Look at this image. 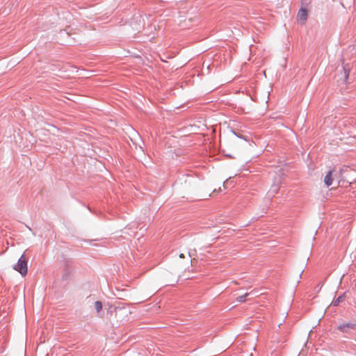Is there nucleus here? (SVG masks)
I'll list each match as a JSON object with an SVG mask.
<instances>
[{
	"label": "nucleus",
	"mask_w": 356,
	"mask_h": 356,
	"mask_svg": "<svg viewBox=\"0 0 356 356\" xmlns=\"http://www.w3.org/2000/svg\"><path fill=\"white\" fill-rule=\"evenodd\" d=\"M307 19V10L305 8H301L298 13V19L304 24Z\"/></svg>",
	"instance_id": "nucleus-4"
},
{
	"label": "nucleus",
	"mask_w": 356,
	"mask_h": 356,
	"mask_svg": "<svg viewBox=\"0 0 356 356\" xmlns=\"http://www.w3.org/2000/svg\"><path fill=\"white\" fill-rule=\"evenodd\" d=\"M335 177V171L330 170L324 177V184L326 186H330L332 185Z\"/></svg>",
	"instance_id": "nucleus-2"
},
{
	"label": "nucleus",
	"mask_w": 356,
	"mask_h": 356,
	"mask_svg": "<svg viewBox=\"0 0 356 356\" xmlns=\"http://www.w3.org/2000/svg\"><path fill=\"white\" fill-rule=\"evenodd\" d=\"M14 269L18 271L22 276L27 273V259L24 254L19 259L17 264L15 266Z\"/></svg>",
	"instance_id": "nucleus-1"
},
{
	"label": "nucleus",
	"mask_w": 356,
	"mask_h": 356,
	"mask_svg": "<svg viewBox=\"0 0 356 356\" xmlns=\"http://www.w3.org/2000/svg\"><path fill=\"white\" fill-rule=\"evenodd\" d=\"M356 328V324L347 323L341 324L338 329L342 332H348L350 330H355Z\"/></svg>",
	"instance_id": "nucleus-3"
},
{
	"label": "nucleus",
	"mask_w": 356,
	"mask_h": 356,
	"mask_svg": "<svg viewBox=\"0 0 356 356\" xmlns=\"http://www.w3.org/2000/svg\"><path fill=\"white\" fill-rule=\"evenodd\" d=\"M136 30L140 31V29H138V28H136Z\"/></svg>",
	"instance_id": "nucleus-12"
},
{
	"label": "nucleus",
	"mask_w": 356,
	"mask_h": 356,
	"mask_svg": "<svg viewBox=\"0 0 356 356\" xmlns=\"http://www.w3.org/2000/svg\"><path fill=\"white\" fill-rule=\"evenodd\" d=\"M136 30L140 31V29H138V28H136Z\"/></svg>",
	"instance_id": "nucleus-10"
},
{
	"label": "nucleus",
	"mask_w": 356,
	"mask_h": 356,
	"mask_svg": "<svg viewBox=\"0 0 356 356\" xmlns=\"http://www.w3.org/2000/svg\"><path fill=\"white\" fill-rule=\"evenodd\" d=\"M95 308L97 312H99L102 309V304L100 301H96L95 302Z\"/></svg>",
	"instance_id": "nucleus-5"
},
{
	"label": "nucleus",
	"mask_w": 356,
	"mask_h": 356,
	"mask_svg": "<svg viewBox=\"0 0 356 356\" xmlns=\"http://www.w3.org/2000/svg\"><path fill=\"white\" fill-rule=\"evenodd\" d=\"M248 293H245L244 295H242V296H238V297L236 298L237 301H238V302H244V301L245 300V298L248 296Z\"/></svg>",
	"instance_id": "nucleus-6"
},
{
	"label": "nucleus",
	"mask_w": 356,
	"mask_h": 356,
	"mask_svg": "<svg viewBox=\"0 0 356 356\" xmlns=\"http://www.w3.org/2000/svg\"><path fill=\"white\" fill-rule=\"evenodd\" d=\"M342 300V298L341 297H339L334 302V305H337L339 304V302H340Z\"/></svg>",
	"instance_id": "nucleus-7"
},
{
	"label": "nucleus",
	"mask_w": 356,
	"mask_h": 356,
	"mask_svg": "<svg viewBox=\"0 0 356 356\" xmlns=\"http://www.w3.org/2000/svg\"><path fill=\"white\" fill-rule=\"evenodd\" d=\"M179 257H180V258H184V254H182V253H181V254H179Z\"/></svg>",
	"instance_id": "nucleus-8"
},
{
	"label": "nucleus",
	"mask_w": 356,
	"mask_h": 356,
	"mask_svg": "<svg viewBox=\"0 0 356 356\" xmlns=\"http://www.w3.org/2000/svg\"><path fill=\"white\" fill-rule=\"evenodd\" d=\"M227 182V180H226L225 181H224V185Z\"/></svg>",
	"instance_id": "nucleus-13"
},
{
	"label": "nucleus",
	"mask_w": 356,
	"mask_h": 356,
	"mask_svg": "<svg viewBox=\"0 0 356 356\" xmlns=\"http://www.w3.org/2000/svg\"><path fill=\"white\" fill-rule=\"evenodd\" d=\"M136 30L140 31V29H138V28H136Z\"/></svg>",
	"instance_id": "nucleus-11"
},
{
	"label": "nucleus",
	"mask_w": 356,
	"mask_h": 356,
	"mask_svg": "<svg viewBox=\"0 0 356 356\" xmlns=\"http://www.w3.org/2000/svg\"><path fill=\"white\" fill-rule=\"evenodd\" d=\"M139 22H143V19H141V17H140V19H139Z\"/></svg>",
	"instance_id": "nucleus-9"
}]
</instances>
